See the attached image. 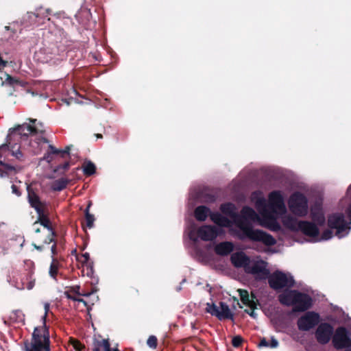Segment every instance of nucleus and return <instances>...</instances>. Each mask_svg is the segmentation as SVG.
<instances>
[{
    "label": "nucleus",
    "mask_w": 351,
    "mask_h": 351,
    "mask_svg": "<svg viewBox=\"0 0 351 351\" xmlns=\"http://www.w3.org/2000/svg\"><path fill=\"white\" fill-rule=\"evenodd\" d=\"M37 133V130L34 126L28 123H23L18 125L16 128L9 130V133L6 138V143L0 145V158L4 155V153L10 152L11 154L20 161L23 160V154L21 151V145L15 141H19L21 143L28 141L29 135ZM15 170V167L11 165L5 163L0 160V177L3 178L9 176L10 172Z\"/></svg>",
    "instance_id": "nucleus-1"
},
{
    "label": "nucleus",
    "mask_w": 351,
    "mask_h": 351,
    "mask_svg": "<svg viewBox=\"0 0 351 351\" xmlns=\"http://www.w3.org/2000/svg\"><path fill=\"white\" fill-rule=\"evenodd\" d=\"M64 43L61 40L45 45L36 53V56L41 62L58 64L66 56L68 46Z\"/></svg>",
    "instance_id": "nucleus-2"
},
{
    "label": "nucleus",
    "mask_w": 351,
    "mask_h": 351,
    "mask_svg": "<svg viewBox=\"0 0 351 351\" xmlns=\"http://www.w3.org/2000/svg\"><path fill=\"white\" fill-rule=\"evenodd\" d=\"M236 234L241 240L248 239L252 241L261 242L267 246H272L276 243L273 236L263 230L254 229L251 223L240 224Z\"/></svg>",
    "instance_id": "nucleus-3"
},
{
    "label": "nucleus",
    "mask_w": 351,
    "mask_h": 351,
    "mask_svg": "<svg viewBox=\"0 0 351 351\" xmlns=\"http://www.w3.org/2000/svg\"><path fill=\"white\" fill-rule=\"evenodd\" d=\"M284 225L293 231H301L305 235L317 239L319 236L318 225L308 221H300L293 216H287L283 220Z\"/></svg>",
    "instance_id": "nucleus-4"
},
{
    "label": "nucleus",
    "mask_w": 351,
    "mask_h": 351,
    "mask_svg": "<svg viewBox=\"0 0 351 351\" xmlns=\"http://www.w3.org/2000/svg\"><path fill=\"white\" fill-rule=\"evenodd\" d=\"M327 225L329 228L335 230V236L341 239L347 236L350 230V222L345 219V216L342 213H335L329 215L327 219Z\"/></svg>",
    "instance_id": "nucleus-5"
},
{
    "label": "nucleus",
    "mask_w": 351,
    "mask_h": 351,
    "mask_svg": "<svg viewBox=\"0 0 351 351\" xmlns=\"http://www.w3.org/2000/svg\"><path fill=\"white\" fill-rule=\"evenodd\" d=\"M268 284L272 289L277 291L285 287H294L295 280L291 274H286L282 271L276 270L269 274Z\"/></svg>",
    "instance_id": "nucleus-6"
},
{
    "label": "nucleus",
    "mask_w": 351,
    "mask_h": 351,
    "mask_svg": "<svg viewBox=\"0 0 351 351\" xmlns=\"http://www.w3.org/2000/svg\"><path fill=\"white\" fill-rule=\"evenodd\" d=\"M289 207L291 212L298 217H305L308 213V199L300 192L293 193L289 199Z\"/></svg>",
    "instance_id": "nucleus-7"
},
{
    "label": "nucleus",
    "mask_w": 351,
    "mask_h": 351,
    "mask_svg": "<svg viewBox=\"0 0 351 351\" xmlns=\"http://www.w3.org/2000/svg\"><path fill=\"white\" fill-rule=\"evenodd\" d=\"M332 343L337 350H351V338L348 329L344 326L338 327L332 337Z\"/></svg>",
    "instance_id": "nucleus-8"
},
{
    "label": "nucleus",
    "mask_w": 351,
    "mask_h": 351,
    "mask_svg": "<svg viewBox=\"0 0 351 351\" xmlns=\"http://www.w3.org/2000/svg\"><path fill=\"white\" fill-rule=\"evenodd\" d=\"M44 340L40 341V337L37 335H33L32 342H29L28 340H25L23 342V346L22 348L23 351H51L50 343L49 341L48 335H43Z\"/></svg>",
    "instance_id": "nucleus-9"
},
{
    "label": "nucleus",
    "mask_w": 351,
    "mask_h": 351,
    "mask_svg": "<svg viewBox=\"0 0 351 351\" xmlns=\"http://www.w3.org/2000/svg\"><path fill=\"white\" fill-rule=\"evenodd\" d=\"M320 321V315L315 311H308L302 315L297 322L298 328L301 331H309L315 328Z\"/></svg>",
    "instance_id": "nucleus-10"
},
{
    "label": "nucleus",
    "mask_w": 351,
    "mask_h": 351,
    "mask_svg": "<svg viewBox=\"0 0 351 351\" xmlns=\"http://www.w3.org/2000/svg\"><path fill=\"white\" fill-rule=\"evenodd\" d=\"M268 210L269 213L285 212L286 208L283 197L280 191H274L269 194Z\"/></svg>",
    "instance_id": "nucleus-11"
},
{
    "label": "nucleus",
    "mask_w": 351,
    "mask_h": 351,
    "mask_svg": "<svg viewBox=\"0 0 351 351\" xmlns=\"http://www.w3.org/2000/svg\"><path fill=\"white\" fill-rule=\"evenodd\" d=\"M224 233L221 228H217L212 225H204L197 230L199 237L204 241H211L215 240L218 236Z\"/></svg>",
    "instance_id": "nucleus-12"
},
{
    "label": "nucleus",
    "mask_w": 351,
    "mask_h": 351,
    "mask_svg": "<svg viewBox=\"0 0 351 351\" xmlns=\"http://www.w3.org/2000/svg\"><path fill=\"white\" fill-rule=\"evenodd\" d=\"M315 338L320 344L328 343L334 335L333 326L327 322L321 323L316 329Z\"/></svg>",
    "instance_id": "nucleus-13"
},
{
    "label": "nucleus",
    "mask_w": 351,
    "mask_h": 351,
    "mask_svg": "<svg viewBox=\"0 0 351 351\" xmlns=\"http://www.w3.org/2000/svg\"><path fill=\"white\" fill-rule=\"evenodd\" d=\"M312 304V298L308 294L302 293L298 290L293 311L295 312H304L309 309Z\"/></svg>",
    "instance_id": "nucleus-14"
},
{
    "label": "nucleus",
    "mask_w": 351,
    "mask_h": 351,
    "mask_svg": "<svg viewBox=\"0 0 351 351\" xmlns=\"http://www.w3.org/2000/svg\"><path fill=\"white\" fill-rule=\"evenodd\" d=\"M71 147L66 146L64 149H59L52 145H49L47 152L44 154L40 160H45L50 163L53 160V156L60 155L61 158H64L66 156H70Z\"/></svg>",
    "instance_id": "nucleus-15"
},
{
    "label": "nucleus",
    "mask_w": 351,
    "mask_h": 351,
    "mask_svg": "<svg viewBox=\"0 0 351 351\" xmlns=\"http://www.w3.org/2000/svg\"><path fill=\"white\" fill-rule=\"evenodd\" d=\"M49 303H45V305H44V308H45V314L42 317V319H43V326H36L34 328V331L32 334V339H31V341L30 342H32L33 341V335L34 334L37 335L38 336H39L40 337V341L42 342L43 340H44V337H43V334L44 335H48L49 336V341H50V334H49V326H47L46 324V319H47V314H48V312L49 311Z\"/></svg>",
    "instance_id": "nucleus-16"
},
{
    "label": "nucleus",
    "mask_w": 351,
    "mask_h": 351,
    "mask_svg": "<svg viewBox=\"0 0 351 351\" xmlns=\"http://www.w3.org/2000/svg\"><path fill=\"white\" fill-rule=\"evenodd\" d=\"M310 217L312 222L319 226H323L326 223V217L321 204L315 203L310 210Z\"/></svg>",
    "instance_id": "nucleus-17"
},
{
    "label": "nucleus",
    "mask_w": 351,
    "mask_h": 351,
    "mask_svg": "<svg viewBox=\"0 0 351 351\" xmlns=\"http://www.w3.org/2000/svg\"><path fill=\"white\" fill-rule=\"evenodd\" d=\"M230 261L236 268H243L245 271L250 258L243 252H238L231 255Z\"/></svg>",
    "instance_id": "nucleus-18"
},
{
    "label": "nucleus",
    "mask_w": 351,
    "mask_h": 351,
    "mask_svg": "<svg viewBox=\"0 0 351 351\" xmlns=\"http://www.w3.org/2000/svg\"><path fill=\"white\" fill-rule=\"evenodd\" d=\"M297 293L298 290L295 289H286L278 295V300L280 303L284 306H294Z\"/></svg>",
    "instance_id": "nucleus-19"
},
{
    "label": "nucleus",
    "mask_w": 351,
    "mask_h": 351,
    "mask_svg": "<svg viewBox=\"0 0 351 351\" xmlns=\"http://www.w3.org/2000/svg\"><path fill=\"white\" fill-rule=\"evenodd\" d=\"M239 218L243 219V223H251L250 221H258L259 216L252 208L245 206L241 209V215H239Z\"/></svg>",
    "instance_id": "nucleus-20"
},
{
    "label": "nucleus",
    "mask_w": 351,
    "mask_h": 351,
    "mask_svg": "<svg viewBox=\"0 0 351 351\" xmlns=\"http://www.w3.org/2000/svg\"><path fill=\"white\" fill-rule=\"evenodd\" d=\"M245 271L251 274H269V270L266 268L265 263L264 261H256L252 265H250V263Z\"/></svg>",
    "instance_id": "nucleus-21"
},
{
    "label": "nucleus",
    "mask_w": 351,
    "mask_h": 351,
    "mask_svg": "<svg viewBox=\"0 0 351 351\" xmlns=\"http://www.w3.org/2000/svg\"><path fill=\"white\" fill-rule=\"evenodd\" d=\"M217 317L219 320L230 319L234 320V315L231 312L229 306L224 302H219V306Z\"/></svg>",
    "instance_id": "nucleus-22"
},
{
    "label": "nucleus",
    "mask_w": 351,
    "mask_h": 351,
    "mask_svg": "<svg viewBox=\"0 0 351 351\" xmlns=\"http://www.w3.org/2000/svg\"><path fill=\"white\" fill-rule=\"evenodd\" d=\"M221 212L230 217L232 219H237L239 217V215L236 212V206L232 202H226L221 204L220 206Z\"/></svg>",
    "instance_id": "nucleus-23"
},
{
    "label": "nucleus",
    "mask_w": 351,
    "mask_h": 351,
    "mask_svg": "<svg viewBox=\"0 0 351 351\" xmlns=\"http://www.w3.org/2000/svg\"><path fill=\"white\" fill-rule=\"evenodd\" d=\"M210 218L212 221L219 226V228H222V227H228L231 224L230 219L219 212L211 211Z\"/></svg>",
    "instance_id": "nucleus-24"
},
{
    "label": "nucleus",
    "mask_w": 351,
    "mask_h": 351,
    "mask_svg": "<svg viewBox=\"0 0 351 351\" xmlns=\"http://www.w3.org/2000/svg\"><path fill=\"white\" fill-rule=\"evenodd\" d=\"M42 8H37L36 10V12H27V18L29 20L30 25L35 24L36 19L38 17H41L43 19L47 18L49 15L52 14V11L51 9L47 8L44 12H41Z\"/></svg>",
    "instance_id": "nucleus-25"
},
{
    "label": "nucleus",
    "mask_w": 351,
    "mask_h": 351,
    "mask_svg": "<svg viewBox=\"0 0 351 351\" xmlns=\"http://www.w3.org/2000/svg\"><path fill=\"white\" fill-rule=\"evenodd\" d=\"M234 250V245L230 241H223L218 243L215 247V252L220 256H227Z\"/></svg>",
    "instance_id": "nucleus-26"
},
{
    "label": "nucleus",
    "mask_w": 351,
    "mask_h": 351,
    "mask_svg": "<svg viewBox=\"0 0 351 351\" xmlns=\"http://www.w3.org/2000/svg\"><path fill=\"white\" fill-rule=\"evenodd\" d=\"M211 210L206 206L201 205L195 208L194 216L198 221H204L210 215Z\"/></svg>",
    "instance_id": "nucleus-27"
},
{
    "label": "nucleus",
    "mask_w": 351,
    "mask_h": 351,
    "mask_svg": "<svg viewBox=\"0 0 351 351\" xmlns=\"http://www.w3.org/2000/svg\"><path fill=\"white\" fill-rule=\"evenodd\" d=\"M261 224L271 231L278 232L281 230L280 224L275 217L271 216L265 217Z\"/></svg>",
    "instance_id": "nucleus-28"
},
{
    "label": "nucleus",
    "mask_w": 351,
    "mask_h": 351,
    "mask_svg": "<svg viewBox=\"0 0 351 351\" xmlns=\"http://www.w3.org/2000/svg\"><path fill=\"white\" fill-rule=\"evenodd\" d=\"M197 198L205 203H213L217 199V196L214 194L208 193L206 189L199 191L197 194Z\"/></svg>",
    "instance_id": "nucleus-29"
},
{
    "label": "nucleus",
    "mask_w": 351,
    "mask_h": 351,
    "mask_svg": "<svg viewBox=\"0 0 351 351\" xmlns=\"http://www.w3.org/2000/svg\"><path fill=\"white\" fill-rule=\"evenodd\" d=\"M70 181L71 180L68 178H59L52 182L51 189L53 191H61L66 189Z\"/></svg>",
    "instance_id": "nucleus-30"
},
{
    "label": "nucleus",
    "mask_w": 351,
    "mask_h": 351,
    "mask_svg": "<svg viewBox=\"0 0 351 351\" xmlns=\"http://www.w3.org/2000/svg\"><path fill=\"white\" fill-rule=\"evenodd\" d=\"M27 199L31 207L34 208L35 206L41 205L40 197L37 193L32 190H29V187L27 188Z\"/></svg>",
    "instance_id": "nucleus-31"
},
{
    "label": "nucleus",
    "mask_w": 351,
    "mask_h": 351,
    "mask_svg": "<svg viewBox=\"0 0 351 351\" xmlns=\"http://www.w3.org/2000/svg\"><path fill=\"white\" fill-rule=\"evenodd\" d=\"M255 204L257 210L261 214L269 212L268 210V202L266 201L265 197H261L257 198Z\"/></svg>",
    "instance_id": "nucleus-32"
},
{
    "label": "nucleus",
    "mask_w": 351,
    "mask_h": 351,
    "mask_svg": "<svg viewBox=\"0 0 351 351\" xmlns=\"http://www.w3.org/2000/svg\"><path fill=\"white\" fill-rule=\"evenodd\" d=\"M278 340L272 336L270 342H269V341H267L265 337L261 338L258 346V347L276 348L278 346Z\"/></svg>",
    "instance_id": "nucleus-33"
},
{
    "label": "nucleus",
    "mask_w": 351,
    "mask_h": 351,
    "mask_svg": "<svg viewBox=\"0 0 351 351\" xmlns=\"http://www.w3.org/2000/svg\"><path fill=\"white\" fill-rule=\"evenodd\" d=\"M37 223H39L40 225L44 226L45 228H47L49 231L51 232V236H56V233L53 229L51 221L47 216H45L43 218H38L37 221L34 223V225L36 224Z\"/></svg>",
    "instance_id": "nucleus-34"
},
{
    "label": "nucleus",
    "mask_w": 351,
    "mask_h": 351,
    "mask_svg": "<svg viewBox=\"0 0 351 351\" xmlns=\"http://www.w3.org/2000/svg\"><path fill=\"white\" fill-rule=\"evenodd\" d=\"M92 205V202L90 201L88 202V204L87 207L84 210L85 214V219H86V226L88 228H92L94 226V221H95V217L93 215L90 214L89 212L90 207Z\"/></svg>",
    "instance_id": "nucleus-35"
},
{
    "label": "nucleus",
    "mask_w": 351,
    "mask_h": 351,
    "mask_svg": "<svg viewBox=\"0 0 351 351\" xmlns=\"http://www.w3.org/2000/svg\"><path fill=\"white\" fill-rule=\"evenodd\" d=\"M96 171V167L93 162L90 160L86 161L83 165V172L84 175L90 176Z\"/></svg>",
    "instance_id": "nucleus-36"
},
{
    "label": "nucleus",
    "mask_w": 351,
    "mask_h": 351,
    "mask_svg": "<svg viewBox=\"0 0 351 351\" xmlns=\"http://www.w3.org/2000/svg\"><path fill=\"white\" fill-rule=\"evenodd\" d=\"M10 319L14 322H22L25 323V315L21 310H14L12 313V315L10 316Z\"/></svg>",
    "instance_id": "nucleus-37"
},
{
    "label": "nucleus",
    "mask_w": 351,
    "mask_h": 351,
    "mask_svg": "<svg viewBox=\"0 0 351 351\" xmlns=\"http://www.w3.org/2000/svg\"><path fill=\"white\" fill-rule=\"evenodd\" d=\"M70 167V162L69 161L64 162L63 164L56 166L53 170V173L58 174H64L65 171L69 169Z\"/></svg>",
    "instance_id": "nucleus-38"
},
{
    "label": "nucleus",
    "mask_w": 351,
    "mask_h": 351,
    "mask_svg": "<svg viewBox=\"0 0 351 351\" xmlns=\"http://www.w3.org/2000/svg\"><path fill=\"white\" fill-rule=\"evenodd\" d=\"M333 236L332 230L330 228L325 230L320 237L317 238L315 239L316 241H328Z\"/></svg>",
    "instance_id": "nucleus-39"
},
{
    "label": "nucleus",
    "mask_w": 351,
    "mask_h": 351,
    "mask_svg": "<svg viewBox=\"0 0 351 351\" xmlns=\"http://www.w3.org/2000/svg\"><path fill=\"white\" fill-rule=\"evenodd\" d=\"M219 307L216 306L215 304H206V311L210 313L213 316H215L217 317V312Z\"/></svg>",
    "instance_id": "nucleus-40"
},
{
    "label": "nucleus",
    "mask_w": 351,
    "mask_h": 351,
    "mask_svg": "<svg viewBox=\"0 0 351 351\" xmlns=\"http://www.w3.org/2000/svg\"><path fill=\"white\" fill-rule=\"evenodd\" d=\"M239 292L241 302L245 304H247L250 302L249 293L247 291L244 289H239Z\"/></svg>",
    "instance_id": "nucleus-41"
},
{
    "label": "nucleus",
    "mask_w": 351,
    "mask_h": 351,
    "mask_svg": "<svg viewBox=\"0 0 351 351\" xmlns=\"http://www.w3.org/2000/svg\"><path fill=\"white\" fill-rule=\"evenodd\" d=\"M58 268L56 264H55V261H52V263L49 267V275L51 278L56 280V276L58 274Z\"/></svg>",
    "instance_id": "nucleus-42"
},
{
    "label": "nucleus",
    "mask_w": 351,
    "mask_h": 351,
    "mask_svg": "<svg viewBox=\"0 0 351 351\" xmlns=\"http://www.w3.org/2000/svg\"><path fill=\"white\" fill-rule=\"evenodd\" d=\"M5 84H8L10 86H14L16 84H19L20 82L19 80H17L16 78H14L9 75H7V78L5 81L3 82L1 84L4 85Z\"/></svg>",
    "instance_id": "nucleus-43"
},
{
    "label": "nucleus",
    "mask_w": 351,
    "mask_h": 351,
    "mask_svg": "<svg viewBox=\"0 0 351 351\" xmlns=\"http://www.w3.org/2000/svg\"><path fill=\"white\" fill-rule=\"evenodd\" d=\"M158 343V339L156 336L151 335L149 337L147 344L151 348H156Z\"/></svg>",
    "instance_id": "nucleus-44"
},
{
    "label": "nucleus",
    "mask_w": 351,
    "mask_h": 351,
    "mask_svg": "<svg viewBox=\"0 0 351 351\" xmlns=\"http://www.w3.org/2000/svg\"><path fill=\"white\" fill-rule=\"evenodd\" d=\"M98 346L103 347L104 351H111V347L108 339H103L102 341L97 340Z\"/></svg>",
    "instance_id": "nucleus-45"
},
{
    "label": "nucleus",
    "mask_w": 351,
    "mask_h": 351,
    "mask_svg": "<svg viewBox=\"0 0 351 351\" xmlns=\"http://www.w3.org/2000/svg\"><path fill=\"white\" fill-rule=\"evenodd\" d=\"M243 341V339L241 336L237 335L232 338V345L234 348H239L241 346Z\"/></svg>",
    "instance_id": "nucleus-46"
},
{
    "label": "nucleus",
    "mask_w": 351,
    "mask_h": 351,
    "mask_svg": "<svg viewBox=\"0 0 351 351\" xmlns=\"http://www.w3.org/2000/svg\"><path fill=\"white\" fill-rule=\"evenodd\" d=\"M42 143H48L49 141L45 137L39 136V137L36 138V139H35L34 143L30 141L29 142V145L32 146V147H34V144H36V145H39Z\"/></svg>",
    "instance_id": "nucleus-47"
},
{
    "label": "nucleus",
    "mask_w": 351,
    "mask_h": 351,
    "mask_svg": "<svg viewBox=\"0 0 351 351\" xmlns=\"http://www.w3.org/2000/svg\"><path fill=\"white\" fill-rule=\"evenodd\" d=\"M34 208L35 209L36 213L38 214V218H43L44 217L47 216L45 214L41 205L35 206Z\"/></svg>",
    "instance_id": "nucleus-48"
},
{
    "label": "nucleus",
    "mask_w": 351,
    "mask_h": 351,
    "mask_svg": "<svg viewBox=\"0 0 351 351\" xmlns=\"http://www.w3.org/2000/svg\"><path fill=\"white\" fill-rule=\"evenodd\" d=\"M80 287L79 285H76V286L71 287V291L79 295L88 296L90 295V293H80Z\"/></svg>",
    "instance_id": "nucleus-49"
},
{
    "label": "nucleus",
    "mask_w": 351,
    "mask_h": 351,
    "mask_svg": "<svg viewBox=\"0 0 351 351\" xmlns=\"http://www.w3.org/2000/svg\"><path fill=\"white\" fill-rule=\"evenodd\" d=\"M93 265L90 264V265H86V275L88 276H90L91 277L92 275L93 274Z\"/></svg>",
    "instance_id": "nucleus-50"
},
{
    "label": "nucleus",
    "mask_w": 351,
    "mask_h": 351,
    "mask_svg": "<svg viewBox=\"0 0 351 351\" xmlns=\"http://www.w3.org/2000/svg\"><path fill=\"white\" fill-rule=\"evenodd\" d=\"M244 312L247 314H248L251 317L256 319L257 317V313L254 311V309L252 310H248L245 309Z\"/></svg>",
    "instance_id": "nucleus-51"
},
{
    "label": "nucleus",
    "mask_w": 351,
    "mask_h": 351,
    "mask_svg": "<svg viewBox=\"0 0 351 351\" xmlns=\"http://www.w3.org/2000/svg\"><path fill=\"white\" fill-rule=\"evenodd\" d=\"M51 252L52 254V261H56V258H54V256L57 254V250H56V243L54 242L53 245L51 247Z\"/></svg>",
    "instance_id": "nucleus-52"
},
{
    "label": "nucleus",
    "mask_w": 351,
    "mask_h": 351,
    "mask_svg": "<svg viewBox=\"0 0 351 351\" xmlns=\"http://www.w3.org/2000/svg\"><path fill=\"white\" fill-rule=\"evenodd\" d=\"M12 192L17 196H21V195L19 189L14 184L12 185Z\"/></svg>",
    "instance_id": "nucleus-53"
},
{
    "label": "nucleus",
    "mask_w": 351,
    "mask_h": 351,
    "mask_svg": "<svg viewBox=\"0 0 351 351\" xmlns=\"http://www.w3.org/2000/svg\"><path fill=\"white\" fill-rule=\"evenodd\" d=\"M82 257L84 259V263H85L86 264V265H90V263H88V261L90 259L89 253L85 252L84 254H82Z\"/></svg>",
    "instance_id": "nucleus-54"
},
{
    "label": "nucleus",
    "mask_w": 351,
    "mask_h": 351,
    "mask_svg": "<svg viewBox=\"0 0 351 351\" xmlns=\"http://www.w3.org/2000/svg\"><path fill=\"white\" fill-rule=\"evenodd\" d=\"M346 212L351 224V204L348 205Z\"/></svg>",
    "instance_id": "nucleus-55"
},
{
    "label": "nucleus",
    "mask_w": 351,
    "mask_h": 351,
    "mask_svg": "<svg viewBox=\"0 0 351 351\" xmlns=\"http://www.w3.org/2000/svg\"><path fill=\"white\" fill-rule=\"evenodd\" d=\"M64 295H66V297L69 299V300H71L73 301H77V298L76 297L73 296V295H71L68 291H65L64 292Z\"/></svg>",
    "instance_id": "nucleus-56"
},
{
    "label": "nucleus",
    "mask_w": 351,
    "mask_h": 351,
    "mask_svg": "<svg viewBox=\"0 0 351 351\" xmlns=\"http://www.w3.org/2000/svg\"><path fill=\"white\" fill-rule=\"evenodd\" d=\"M34 284H35V280H31V281L28 283V285H27V289H29V290L32 289L34 287Z\"/></svg>",
    "instance_id": "nucleus-57"
},
{
    "label": "nucleus",
    "mask_w": 351,
    "mask_h": 351,
    "mask_svg": "<svg viewBox=\"0 0 351 351\" xmlns=\"http://www.w3.org/2000/svg\"><path fill=\"white\" fill-rule=\"evenodd\" d=\"M100 346H98V343L97 340L94 342V348L93 351H99L100 350Z\"/></svg>",
    "instance_id": "nucleus-58"
},
{
    "label": "nucleus",
    "mask_w": 351,
    "mask_h": 351,
    "mask_svg": "<svg viewBox=\"0 0 351 351\" xmlns=\"http://www.w3.org/2000/svg\"><path fill=\"white\" fill-rule=\"evenodd\" d=\"M55 236H51V237L49 238V239H45V243H52V242H55V239H54V237Z\"/></svg>",
    "instance_id": "nucleus-59"
},
{
    "label": "nucleus",
    "mask_w": 351,
    "mask_h": 351,
    "mask_svg": "<svg viewBox=\"0 0 351 351\" xmlns=\"http://www.w3.org/2000/svg\"><path fill=\"white\" fill-rule=\"evenodd\" d=\"M33 245H34V248H36L38 251H42L43 250V245H36V244H34Z\"/></svg>",
    "instance_id": "nucleus-60"
},
{
    "label": "nucleus",
    "mask_w": 351,
    "mask_h": 351,
    "mask_svg": "<svg viewBox=\"0 0 351 351\" xmlns=\"http://www.w3.org/2000/svg\"><path fill=\"white\" fill-rule=\"evenodd\" d=\"M77 302L83 303L85 306H87V302L82 298H77Z\"/></svg>",
    "instance_id": "nucleus-61"
},
{
    "label": "nucleus",
    "mask_w": 351,
    "mask_h": 351,
    "mask_svg": "<svg viewBox=\"0 0 351 351\" xmlns=\"http://www.w3.org/2000/svg\"><path fill=\"white\" fill-rule=\"evenodd\" d=\"M189 238H190V239H191V240H192V241H195V242H196V241H197V238H196V237H194L193 236V233H192V232H191V233L189 234Z\"/></svg>",
    "instance_id": "nucleus-62"
},
{
    "label": "nucleus",
    "mask_w": 351,
    "mask_h": 351,
    "mask_svg": "<svg viewBox=\"0 0 351 351\" xmlns=\"http://www.w3.org/2000/svg\"><path fill=\"white\" fill-rule=\"evenodd\" d=\"M347 193L349 194V195H351V184L349 186L348 190H347Z\"/></svg>",
    "instance_id": "nucleus-63"
},
{
    "label": "nucleus",
    "mask_w": 351,
    "mask_h": 351,
    "mask_svg": "<svg viewBox=\"0 0 351 351\" xmlns=\"http://www.w3.org/2000/svg\"><path fill=\"white\" fill-rule=\"evenodd\" d=\"M111 351H119V350L117 348H111Z\"/></svg>",
    "instance_id": "nucleus-64"
}]
</instances>
